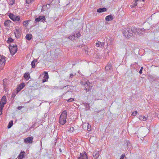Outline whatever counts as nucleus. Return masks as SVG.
I'll use <instances>...</instances> for the list:
<instances>
[{"mask_svg":"<svg viewBox=\"0 0 159 159\" xmlns=\"http://www.w3.org/2000/svg\"><path fill=\"white\" fill-rule=\"evenodd\" d=\"M67 112L66 110L63 111L61 113L59 119V123L63 125L66 122Z\"/></svg>","mask_w":159,"mask_h":159,"instance_id":"f257e3e1","label":"nucleus"},{"mask_svg":"<svg viewBox=\"0 0 159 159\" xmlns=\"http://www.w3.org/2000/svg\"><path fill=\"white\" fill-rule=\"evenodd\" d=\"M123 34L125 37L129 38L133 35V34L131 32V29L128 28L124 29L123 30Z\"/></svg>","mask_w":159,"mask_h":159,"instance_id":"f03ea898","label":"nucleus"},{"mask_svg":"<svg viewBox=\"0 0 159 159\" xmlns=\"http://www.w3.org/2000/svg\"><path fill=\"white\" fill-rule=\"evenodd\" d=\"M84 86L85 87V89L87 92L89 91L91 89V87H92V83H91L89 80H87L85 82H84Z\"/></svg>","mask_w":159,"mask_h":159,"instance_id":"7ed1b4c3","label":"nucleus"},{"mask_svg":"<svg viewBox=\"0 0 159 159\" xmlns=\"http://www.w3.org/2000/svg\"><path fill=\"white\" fill-rule=\"evenodd\" d=\"M11 54V55H13L17 51V48L16 44L10 45L9 47Z\"/></svg>","mask_w":159,"mask_h":159,"instance_id":"20e7f679","label":"nucleus"},{"mask_svg":"<svg viewBox=\"0 0 159 159\" xmlns=\"http://www.w3.org/2000/svg\"><path fill=\"white\" fill-rule=\"evenodd\" d=\"M8 16L9 18L13 21H21L20 17L19 16H16L11 13H9V15Z\"/></svg>","mask_w":159,"mask_h":159,"instance_id":"39448f33","label":"nucleus"},{"mask_svg":"<svg viewBox=\"0 0 159 159\" xmlns=\"http://www.w3.org/2000/svg\"><path fill=\"white\" fill-rule=\"evenodd\" d=\"M131 30V32L132 34L134 33L136 34H138L140 36H141L143 35V34L142 33H139V31L140 30V29L136 28L135 27H132L130 29Z\"/></svg>","mask_w":159,"mask_h":159,"instance_id":"423d86ee","label":"nucleus"},{"mask_svg":"<svg viewBox=\"0 0 159 159\" xmlns=\"http://www.w3.org/2000/svg\"><path fill=\"white\" fill-rule=\"evenodd\" d=\"M21 29L18 27L16 28L14 30V33L15 37L17 38H19L21 35Z\"/></svg>","mask_w":159,"mask_h":159,"instance_id":"0eeeda50","label":"nucleus"},{"mask_svg":"<svg viewBox=\"0 0 159 159\" xmlns=\"http://www.w3.org/2000/svg\"><path fill=\"white\" fill-rule=\"evenodd\" d=\"M6 58L2 55L0 56V65L1 67H3L5 64Z\"/></svg>","mask_w":159,"mask_h":159,"instance_id":"6e6552de","label":"nucleus"},{"mask_svg":"<svg viewBox=\"0 0 159 159\" xmlns=\"http://www.w3.org/2000/svg\"><path fill=\"white\" fill-rule=\"evenodd\" d=\"M105 69L107 73H111L113 71V68L111 63H109L105 67Z\"/></svg>","mask_w":159,"mask_h":159,"instance_id":"1a4fd4ad","label":"nucleus"},{"mask_svg":"<svg viewBox=\"0 0 159 159\" xmlns=\"http://www.w3.org/2000/svg\"><path fill=\"white\" fill-rule=\"evenodd\" d=\"M78 159H88V157L86 153L84 152L80 153V155L77 157Z\"/></svg>","mask_w":159,"mask_h":159,"instance_id":"9d476101","label":"nucleus"},{"mask_svg":"<svg viewBox=\"0 0 159 159\" xmlns=\"http://www.w3.org/2000/svg\"><path fill=\"white\" fill-rule=\"evenodd\" d=\"M25 83L22 82L19 84L16 88V93H18L21 89H22L25 86Z\"/></svg>","mask_w":159,"mask_h":159,"instance_id":"9b49d317","label":"nucleus"},{"mask_svg":"<svg viewBox=\"0 0 159 159\" xmlns=\"http://www.w3.org/2000/svg\"><path fill=\"white\" fill-rule=\"evenodd\" d=\"M6 97L4 96L2 97L0 102V106H1V108L2 107H4V106L6 103Z\"/></svg>","mask_w":159,"mask_h":159,"instance_id":"f8f14e48","label":"nucleus"},{"mask_svg":"<svg viewBox=\"0 0 159 159\" xmlns=\"http://www.w3.org/2000/svg\"><path fill=\"white\" fill-rule=\"evenodd\" d=\"M45 18L44 16H39L38 18L35 19V21L36 22H39L40 21L43 22L45 21Z\"/></svg>","mask_w":159,"mask_h":159,"instance_id":"ddd939ff","label":"nucleus"},{"mask_svg":"<svg viewBox=\"0 0 159 159\" xmlns=\"http://www.w3.org/2000/svg\"><path fill=\"white\" fill-rule=\"evenodd\" d=\"M33 137H28L24 140V142L25 143H32L33 142Z\"/></svg>","mask_w":159,"mask_h":159,"instance_id":"4468645a","label":"nucleus"},{"mask_svg":"<svg viewBox=\"0 0 159 159\" xmlns=\"http://www.w3.org/2000/svg\"><path fill=\"white\" fill-rule=\"evenodd\" d=\"M105 44V42H101L98 41V43H96V46L97 47H100L101 48H103Z\"/></svg>","mask_w":159,"mask_h":159,"instance_id":"2eb2a0df","label":"nucleus"},{"mask_svg":"<svg viewBox=\"0 0 159 159\" xmlns=\"http://www.w3.org/2000/svg\"><path fill=\"white\" fill-rule=\"evenodd\" d=\"M141 1H144V0H135L134 2L133 3L132 5H131V6H132V7H135L138 3L141 2Z\"/></svg>","mask_w":159,"mask_h":159,"instance_id":"dca6fc26","label":"nucleus"},{"mask_svg":"<svg viewBox=\"0 0 159 159\" xmlns=\"http://www.w3.org/2000/svg\"><path fill=\"white\" fill-rule=\"evenodd\" d=\"M148 116H139V119L141 121H146L148 118Z\"/></svg>","mask_w":159,"mask_h":159,"instance_id":"f3484780","label":"nucleus"},{"mask_svg":"<svg viewBox=\"0 0 159 159\" xmlns=\"http://www.w3.org/2000/svg\"><path fill=\"white\" fill-rule=\"evenodd\" d=\"M107 8L105 7H102L98 9L97 11V12L99 13H102L107 11Z\"/></svg>","mask_w":159,"mask_h":159,"instance_id":"a211bd4d","label":"nucleus"},{"mask_svg":"<svg viewBox=\"0 0 159 159\" xmlns=\"http://www.w3.org/2000/svg\"><path fill=\"white\" fill-rule=\"evenodd\" d=\"M3 84L4 89H5L7 86L9 84V82L8 80H3Z\"/></svg>","mask_w":159,"mask_h":159,"instance_id":"6ab92c4d","label":"nucleus"},{"mask_svg":"<svg viewBox=\"0 0 159 159\" xmlns=\"http://www.w3.org/2000/svg\"><path fill=\"white\" fill-rule=\"evenodd\" d=\"M94 159H97L99 157V153L98 151L95 152H93V154Z\"/></svg>","mask_w":159,"mask_h":159,"instance_id":"aec40b11","label":"nucleus"},{"mask_svg":"<svg viewBox=\"0 0 159 159\" xmlns=\"http://www.w3.org/2000/svg\"><path fill=\"white\" fill-rule=\"evenodd\" d=\"M25 152H21L19 154L18 157V159H22L24 157Z\"/></svg>","mask_w":159,"mask_h":159,"instance_id":"412c9836","label":"nucleus"},{"mask_svg":"<svg viewBox=\"0 0 159 159\" xmlns=\"http://www.w3.org/2000/svg\"><path fill=\"white\" fill-rule=\"evenodd\" d=\"M113 19V17L112 15H109L106 16L105 19L107 21H109L110 20H112Z\"/></svg>","mask_w":159,"mask_h":159,"instance_id":"4be33fe9","label":"nucleus"},{"mask_svg":"<svg viewBox=\"0 0 159 159\" xmlns=\"http://www.w3.org/2000/svg\"><path fill=\"white\" fill-rule=\"evenodd\" d=\"M24 78L27 80H29L30 78V74L29 72H26L24 75Z\"/></svg>","mask_w":159,"mask_h":159,"instance_id":"5701e85b","label":"nucleus"},{"mask_svg":"<svg viewBox=\"0 0 159 159\" xmlns=\"http://www.w3.org/2000/svg\"><path fill=\"white\" fill-rule=\"evenodd\" d=\"M37 61V59H34L32 61L31 63V65L32 68H34L35 67V64L36 62Z\"/></svg>","mask_w":159,"mask_h":159,"instance_id":"b1692460","label":"nucleus"},{"mask_svg":"<svg viewBox=\"0 0 159 159\" xmlns=\"http://www.w3.org/2000/svg\"><path fill=\"white\" fill-rule=\"evenodd\" d=\"M44 75V78L45 79L44 80H47L48 79V75L47 72L44 71L43 72V74H42V75Z\"/></svg>","mask_w":159,"mask_h":159,"instance_id":"393cba45","label":"nucleus"},{"mask_svg":"<svg viewBox=\"0 0 159 159\" xmlns=\"http://www.w3.org/2000/svg\"><path fill=\"white\" fill-rule=\"evenodd\" d=\"M32 35L31 34H26L25 36L26 39L28 40H31L32 39Z\"/></svg>","mask_w":159,"mask_h":159,"instance_id":"a878e982","label":"nucleus"},{"mask_svg":"<svg viewBox=\"0 0 159 159\" xmlns=\"http://www.w3.org/2000/svg\"><path fill=\"white\" fill-rule=\"evenodd\" d=\"M13 125V120L10 121L8 125L7 126V128H10Z\"/></svg>","mask_w":159,"mask_h":159,"instance_id":"bb28decb","label":"nucleus"},{"mask_svg":"<svg viewBox=\"0 0 159 159\" xmlns=\"http://www.w3.org/2000/svg\"><path fill=\"white\" fill-rule=\"evenodd\" d=\"M11 22L10 20H6L4 23V25L5 26H7L10 24V23Z\"/></svg>","mask_w":159,"mask_h":159,"instance_id":"cd10ccee","label":"nucleus"},{"mask_svg":"<svg viewBox=\"0 0 159 159\" xmlns=\"http://www.w3.org/2000/svg\"><path fill=\"white\" fill-rule=\"evenodd\" d=\"M29 24L28 21L26 20L23 22V24L24 26H27Z\"/></svg>","mask_w":159,"mask_h":159,"instance_id":"c85d7f7f","label":"nucleus"},{"mask_svg":"<svg viewBox=\"0 0 159 159\" xmlns=\"http://www.w3.org/2000/svg\"><path fill=\"white\" fill-rule=\"evenodd\" d=\"M95 56L97 58H100L101 57V55L99 53L96 54L95 55Z\"/></svg>","mask_w":159,"mask_h":159,"instance_id":"c756f323","label":"nucleus"},{"mask_svg":"<svg viewBox=\"0 0 159 159\" xmlns=\"http://www.w3.org/2000/svg\"><path fill=\"white\" fill-rule=\"evenodd\" d=\"M75 38V35H72L69 36L68 38L70 39H74Z\"/></svg>","mask_w":159,"mask_h":159,"instance_id":"7c9ffc66","label":"nucleus"},{"mask_svg":"<svg viewBox=\"0 0 159 159\" xmlns=\"http://www.w3.org/2000/svg\"><path fill=\"white\" fill-rule=\"evenodd\" d=\"M66 101L67 102H73V101H74V98H70L69 99L66 100Z\"/></svg>","mask_w":159,"mask_h":159,"instance_id":"2f4dec72","label":"nucleus"},{"mask_svg":"<svg viewBox=\"0 0 159 159\" xmlns=\"http://www.w3.org/2000/svg\"><path fill=\"white\" fill-rule=\"evenodd\" d=\"M76 75V74L75 73H74V74H72V73H71L70 74V78H73V77L74 76H75Z\"/></svg>","mask_w":159,"mask_h":159,"instance_id":"473e14b6","label":"nucleus"},{"mask_svg":"<svg viewBox=\"0 0 159 159\" xmlns=\"http://www.w3.org/2000/svg\"><path fill=\"white\" fill-rule=\"evenodd\" d=\"M10 3L11 5L14 4L15 3V0H10Z\"/></svg>","mask_w":159,"mask_h":159,"instance_id":"72a5a7b5","label":"nucleus"},{"mask_svg":"<svg viewBox=\"0 0 159 159\" xmlns=\"http://www.w3.org/2000/svg\"><path fill=\"white\" fill-rule=\"evenodd\" d=\"M74 130V128L73 127H70L69 131L70 132H73Z\"/></svg>","mask_w":159,"mask_h":159,"instance_id":"f704fd0d","label":"nucleus"},{"mask_svg":"<svg viewBox=\"0 0 159 159\" xmlns=\"http://www.w3.org/2000/svg\"><path fill=\"white\" fill-rule=\"evenodd\" d=\"M34 0H26V3L29 4L33 2Z\"/></svg>","mask_w":159,"mask_h":159,"instance_id":"c9c22d12","label":"nucleus"},{"mask_svg":"<svg viewBox=\"0 0 159 159\" xmlns=\"http://www.w3.org/2000/svg\"><path fill=\"white\" fill-rule=\"evenodd\" d=\"M13 41V39L12 38H9L8 40V43H9L12 42Z\"/></svg>","mask_w":159,"mask_h":159,"instance_id":"e433bc0d","label":"nucleus"},{"mask_svg":"<svg viewBox=\"0 0 159 159\" xmlns=\"http://www.w3.org/2000/svg\"><path fill=\"white\" fill-rule=\"evenodd\" d=\"M138 113V112L137 111H135L134 112H133L132 114V115L133 116H135Z\"/></svg>","mask_w":159,"mask_h":159,"instance_id":"4c0bfd02","label":"nucleus"},{"mask_svg":"<svg viewBox=\"0 0 159 159\" xmlns=\"http://www.w3.org/2000/svg\"><path fill=\"white\" fill-rule=\"evenodd\" d=\"M91 126H90L88 124V125L87 127V130L89 131H90L91 130Z\"/></svg>","mask_w":159,"mask_h":159,"instance_id":"58836bf2","label":"nucleus"},{"mask_svg":"<svg viewBox=\"0 0 159 159\" xmlns=\"http://www.w3.org/2000/svg\"><path fill=\"white\" fill-rule=\"evenodd\" d=\"M3 107H2L1 108V106H0V116L2 114V111L3 110Z\"/></svg>","mask_w":159,"mask_h":159,"instance_id":"ea45409f","label":"nucleus"},{"mask_svg":"<svg viewBox=\"0 0 159 159\" xmlns=\"http://www.w3.org/2000/svg\"><path fill=\"white\" fill-rule=\"evenodd\" d=\"M17 94V93H16H16L13 92L12 93V97H13V98H14L16 96V94Z\"/></svg>","mask_w":159,"mask_h":159,"instance_id":"a19ab883","label":"nucleus"},{"mask_svg":"<svg viewBox=\"0 0 159 159\" xmlns=\"http://www.w3.org/2000/svg\"><path fill=\"white\" fill-rule=\"evenodd\" d=\"M140 31H139V33L142 32L143 33V32H144L145 31V29H140Z\"/></svg>","mask_w":159,"mask_h":159,"instance_id":"79ce46f5","label":"nucleus"},{"mask_svg":"<svg viewBox=\"0 0 159 159\" xmlns=\"http://www.w3.org/2000/svg\"><path fill=\"white\" fill-rule=\"evenodd\" d=\"M143 67H141V69H140V70L139 71V73L140 74H141L142 73V70H143Z\"/></svg>","mask_w":159,"mask_h":159,"instance_id":"37998d69","label":"nucleus"},{"mask_svg":"<svg viewBox=\"0 0 159 159\" xmlns=\"http://www.w3.org/2000/svg\"><path fill=\"white\" fill-rule=\"evenodd\" d=\"M76 35L77 38H79L80 36V33H78L77 34H76Z\"/></svg>","mask_w":159,"mask_h":159,"instance_id":"c03bdc74","label":"nucleus"},{"mask_svg":"<svg viewBox=\"0 0 159 159\" xmlns=\"http://www.w3.org/2000/svg\"><path fill=\"white\" fill-rule=\"evenodd\" d=\"M125 156V155L124 154H122L120 158V159H123L124 158Z\"/></svg>","mask_w":159,"mask_h":159,"instance_id":"a18cd8bd","label":"nucleus"},{"mask_svg":"<svg viewBox=\"0 0 159 159\" xmlns=\"http://www.w3.org/2000/svg\"><path fill=\"white\" fill-rule=\"evenodd\" d=\"M110 78H109L108 79H114V78H115L114 75H112L111 76H110Z\"/></svg>","mask_w":159,"mask_h":159,"instance_id":"49530a36","label":"nucleus"},{"mask_svg":"<svg viewBox=\"0 0 159 159\" xmlns=\"http://www.w3.org/2000/svg\"><path fill=\"white\" fill-rule=\"evenodd\" d=\"M46 7H47V9L49 8L50 7V4H47L46 6Z\"/></svg>","mask_w":159,"mask_h":159,"instance_id":"de8ad7c7","label":"nucleus"},{"mask_svg":"<svg viewBox=\"0 0 159 159\" xmlns=\"http://www.w3.org/2000/svg\"><path fill=\"white\" fill-rule=\"evenodd\" d=\"M22 108V107H21V106H19V107H18V110H21Z\"/></svg>","mask_w":159,"mask_h":159,"instance_id":"09e8293b","label":"nucleus"},{"mask_svg":"<svg viewBox=\"0 0 159 159\" xmlns=\"http://www.w3.org/2000/svg\"><path fill=\"white\" fill-rule=\"evenodd\" d=\"M48 80H42V82L43 83L46 81H47Z\"/></svg>","mask_w":159,"mask_h":159,"instance_id":"8fccbe9b","label":"nucleus"},{"mask_svg":"<svg viewBox=\"0 0 159 159\" xmlns=\"http://www.w3.org/2000/svg\"><path fill=\"white\" fill-rule=\"evenodd\" d=\"M69 85H68V86H65L64 87V89H66V88L68 87V86H69Z\"/></svg>","mask_w":159,"mask_h":159,"instance_id":"3c124183","label":"nucleus"},{"mask_svg":"<svg viewBox=\"0 0 159 159\" xmlns=\"http://www.w3.org/2000/svg\"><path fill=\"white\" fill-rule=\"evenodd\" d=\"M59 150H60V152L61 151V149H60Z\"/></svg>","mask_w":159,"mask_h":159,"instance_id":"603ef678","label":"nucleus"},{"mask_svg":"<svg viewBox=\"0 0 159 159\" xmlns=\"http://www.w3.org/2000/svg\"><path fill=\"white\" fill-rule=\"evenodd\" d=\"M80 71L79 70V71H78V72L80 74Z\"/></svg>","mask_w":159,"mask_h":159,"instance_id":"864d4df0","label":"nucleus"}]
</instances>
